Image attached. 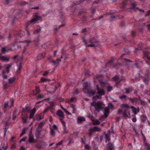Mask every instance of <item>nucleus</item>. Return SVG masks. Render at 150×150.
Here are the masks:
<instances>
[{
    "label": "nucleus",
    "instance_id": "obj_37",
    "mask_svg": "<svg viewBox=\"0 0 150 150\" xmlns=\"http://www.w3.org/2000/svg\"><path fill=\"white\" fill-rule=\"evenodd\" d=\"M35 91H36V93L35 94V95H37L40 92V90L39 86H36L35 87Z\"/></svg>",
    "mask_w": 150,
    "mask_h": 150
},
{
    "label": "nucleus",
    "instance_id": "obj_27",
    "mask_svg": "<svg viewBox=\"0 0 150 150\" xmlns=\"http://www.w3.org/2000/svg\"><path fill=\"white\" fill-rule=\"evenodd\" d=\"M133 89V88L132 87H128L127 88H125V94L129 93L130 92H132V91Z\"/></svg>",
    "mask_w": 150,
    "mask_h": 150
},
{
    "label": "nucleus",
    "instance_id": "obj_34",
    "mask_svg": "<svg viewBox=\"0 0 150 150\" xmlns=\"http://www.w3.org/2000/svg\"><path fill=\"white\" fill-rule=\"evenodd\" d=\"M40 40V38L39 36H38L37 38L35 40L34 42L35 45L36 46H38L39 45V42Z\"/></svg>",
    "mask_w": 150,
    "mask_h": 150
},
{
    "label": "nucleus",
    "instance_id": "obj_57",
    "mask_svg": "<svg viewBox=\"0 0 150 150\" xmlns=\"http://www.w3.org/2000/svg\"><path fill=\"white\" fill-rule=\"evenodd\" d=\"M28 3L26 2V1H21L20 3V4L21 5H22V6H24V5H25L26 4H27Z\"/></svg>",
    "mask_w": 150,
    "mask_h": 150
},
{
    "label": "nucleus",
    "instance_id": "obj_25",
    "mask_svg": "<svg viewBox=\"0 0 150 150\" xmlns=\"http://www.w3.org/2000/svg\"><path fill=\"white\" fill-rule=\"evenodd\" d=\"M17 65L18 68V69L16 73L17 74H18L21 73V71L22 67V64L21 62L19 63L18 64L17 63Z\"/></svg>",
    "mask_w": 150,
    "mask_h": 150
},
{
    "label": "nucleus",
    "instance_id": "obj_45",
    "mask_svg": "<svg viewBox=\"0 0 150 150\" xmlns=\"http://www.w3.org/2000/svg\"><path fill=\"white\" fill-rule=\"evenodd\" d=\"M41 31V28L40 27H39L37 28L34 31V33H39Z\"/></svg>",
    "mask_w": 150,
    "mask_h": 150
},
{
    "label": "nucleus",
    "instance_id": "obj_51",
    "mask_svg": "<svg viewBox=\"0 0 150 150\" xmlns=\"http://www.w3.org/2000/svg\"><path fill=\"white\" fill-rule=\"evenodd\" d=\"M112 87L110 86H108L107 88V91L108 92L111 91L112 90Z\"/></svg>",
    "mask_w": 150,
    "mask_h": 150
},
{
    "label": "nucleus",
    "instance_id": "obj_50",
    "mask_svg": "<svg viewBox=\"0 0 150 150\" xmlns=\"http://www.w3.org/2000/svg\"><path fill=\"white\" fill-rule=\"evenodd\" d=\"M112 79L114 81H117L119 79V78L118 76H115L112 78Z\"/></svg>",
    "mask_w": 150,
    "mask_h": 150
},
{
    "label": "nucleus",
    "instance_id": "obj_11",
    "mask_svg": "<svg viewBox=\"0 0 150 150\" xmlns=\"http://www.w3.org/2000/svg\"><path fill=\"white\" fill-rule=\"evenodd\" d=\"M103 105V104L101 102L99 101L93 105L94 106L96 110L98 111H99L100 109H103V107L102 106Z\"/></svg>",
    "mask_w": 150,
    "mask_h": 150
},
{
    "label": "nucleus",
    "instance_id": "obj_24",
    "mask_svg": "<svg viewBox=\"0 0 150 150\" xmlns=\"http://www.w3.org/2000/svg\"><path fill=\"white\" fill-rule=\"evenodd\" d=\"M136 4L135 2L132 3L131 4L132 8H128V9H127V11H130L132 9H134L135 10H136L137 9H139L138 7H136Z\"/></svg>",
    "mask_w": 150,
    "mask_h": 150
},
{
    "label": "nucleus",
    "instance_id": "obj_48",
    "mask_svg": "<svg viewBox=\"0 0 150 150\" xmlns=\"http://www.w3.org/2000/svg\"><path fill=\"white\" fill-rule=\"evenodd\" d=\"M42 119L41 116L40 115H38L36 117H35L34 120H39Z\"/></svg>",
    "mask_w": 150,
    "mask_h": 150
},
{
    "label": "nucleus",
    "instance_id": "obj_22",
    "mask_svg": "<svg viewBox=\"0 0 150 150\" xmlns=\"http://www.w3.org/2000/svg\"><path fill=\"white\" fill-rule=\"evenodd\" d=\"M42 131V129L39 128H37L35 133V136L37 138H40V135Z\"/></svg>",
    "mask_w": 150,
    "mask_h": 150
},
{
    "label": "nucleus",
    "instance_id": "obj_62",
    "mask_svg": "<svg viewBox=\"0 0 150 150\" xmlns=\"http://www.w3.org/2000/svg\"><path fill=\"white\" fill-rule=\"evenodd\" d=\"M5 72L4 71H2V74L3 75V77L4 79H5L7 78V76L6 75H5L4 73Z\"/></svg>",
    "mask_w": 150,
    "mask_h": 150
},
{
    "label": "nucleus",
    "instance_id": "obj_39",
    "mask_svg": "<svg viewBox=\"0 0 150 150\" xmlns=\"http://www.w3.org/2000/svg\"><path fill=\"white\" fill-rule=\"evenodd\" d=\"M12 66V64H7L6 67V71H7L8 73L9 72V69L11 68Z\"/></svg>",
    "mask_w": 150,
    "mask_h": 150
},
{
    "label": "nucleus",
    "instance_id": "obj_13",
    "mask_svg": "<svg viewBox=\"0 0 150 150\" xmlns=\"http://www.w3.org/2000/svg\"><path fill=\"white\" fill-rule=\"evenodd\" d=\"M62 55L60 57H58L56 61L54 60H52L50 62L54 64V65L55 66V67H57L61 61V59H62Z\"/></svg>",
    "mask_w": 150,
    "mask_h": 150
},
{
    "label": "nucleus",
    "instance_id": "obj_14",
    "mask_svg": "<svg viewBox=\"0 0 150 150\" xmlns=\"http://www.w3.org/2000/svg\"><path fill=\"white\" fill-rule=\"evenodd\" d=\"M28 142L30 143H35L36 142L34 139V137L31 132H30L29 135Z\"/></svg>",
    "mask_w": 150,
    "mask_h": 150
},
{
    "label": "nucleus",
    "instance_id": "obj_30",
    "mask_svg": "<svg viewBox=\"0 0 150 150\" xmlns=\"http://www.w3.org/2000/svg\"><path fill=\"white\" fill-rule=\"evenodd\" d=\"M0 59L3 61L8 62L9 60V58L5 56H3L1 57Z\"/></svg>",
    "mask_w": 150,
    "mask_h": 150
},
{
    "label": "nucleus",
    "instance_id": "obj_3",
    "mask_svg": "<svg viewBox=\"0 0 150 150\" xmlns=\"http://www.w3.org/2000/svg\"><path fill=\"white\" fill-rule=\"evenodd\" d=\"M42 21V17L41 16H38L37 14H35L33 15V18L30 21L26 22V28H28V26L32 23H36V22L38 21Z\"/></svg>",
    "mask_w": 150,
    "mask_h": 150
},
{
    "label": "nucleus",
    "instance_id": "obj_16",
    "mask_svg": "<svg viewBox=\"0 0 150 150\" xmlns=\"http://www.w3.org/2000/svg\"><path fill=\"white\" fill-rule=\"evenodd\" d=\"M8 51H12V48L9 47H4L1 49V52L2 54H4L5 52H7Z\"/></svg>",
    "mask_w": 150,
    "mask_h": 150
},
{
    "label": "nucleus",
    "instance_id": "obj_53",
    "mask_svg": "<svg viewBox=\"0 0 150 150\" xmlns=\"http://www.w3.org/2000/svg\"><path fill=\"white\" fill-rule=\"evenodd\" d=\"M54 104L53 102L52 101H51L50 102V108L51 109H54Z\"/></svg>",
    "mask_w": 150,
    "mask_h": 150
},
{
    "label": "nucleus",
    "instance_id": "obj_43",
    "mask_svg": "<svg viewBox=\"0 0 150 150\" xmlns=\"http://www.w3.org/2000/svg\"><path fill=\"white\" fill-rule=\"evenodd\" d=\"M144 145L146 147V150H150V144L147 142H145Z\"/></svg>",
    "mask_w": 150,
    "mask_h": 150
},
{
    "label": "nucleus",
    "instance_id": "obj_5",
    "mask_svg": "<svg viewBox=\"0 0 150 150\" xmlns=\"http://www.w3.org/2000/svg\"><path fill=\"white\" fill-rule=\"evenodd\" d=\"M84 1V0H78L76 1L75 3H74L73 5L71 7H70L68 8V10H70L71 11H75L76 10V8L75 6V5H78L83 3Z\"/></svg>",
    "mask_w": 150,
    "mask_h": 150
},
{
    "label": "nucleus",
    "instance_id": "obj_38",
    "mask_svg": "<svg viewBox=\"0 0 150 150\" xmlns=\"http://www.w3.org/2000/svg\"><path fill=\"white\" fill-rule=\"evenodd\" d=\"M94 132L92 128H91L88 131V137H91L92 135V133Z\"/></svg>",
    "mask_w": 150,
    "mask_h": 150
},
{
    "label": "nucleus",
    "instance_id": "obj_7",
    "mask_svg": "<svg viewBox=\"0 0 150 150\" xmlns=\"http://www.w3.org/2000/svg\"><path fill=\"white\" fill-rule=\"evenodd\" d=\"M13 35L15 37L17 36L21 37L25 35V33L24 31L21 30L18 31L14 30L13 31Z\"/></svg>",
    "mask_w": 150,
    "mask_h": 150
},
{
    "label": "nucleus",
    "instance_id": "obj_8",
    "mask_svg": "<svg viewBox=\"0 0 150 150\" xmlns=\"http://www.w3.org/2000/svg\"><path fill=\"white\" fill-rule=\"evenodd\" d=\"M128 99L130 102L132 103H135L138 104H139L140 103V98L139 97V98L135 97L133 98H128Z\"/></svg>",
    "mask_w": 150,
    "mask_h": 150
},
{
    "label": "nucleus",
    "instance_id": "obj_15",
    "mask_svg": "<svg viewBox=\"0 0 150 150\" xmlns=\"http://www.w3.org/2000/svg\"><path fill=\"white\" fill-rule=\"evenodd\" d=\"M86 121V119L85 117L81 116H79L77 117V123L78 124L82 123Z\"/></svg>",
    "mask_w": 150,
    "mask_h": 150
},
{
    "label": "nucleus",
    "instance_id": "obj_41",
    "mask_svg": "<svg viewBox=\"0 0 150 150\" xmlns=\"http://www.w3.org/2000/svg\"><path fill=\"white\" fill-rule=\"evenodd\" d=\"M20 43H23L26 44V45L27 46H28L30 43L31 42L30 41H27L25 40L23 41H21L20 42Z\"/></svg>",
    "mask_w": 150,
    "mask_h": 150
},
{
    "label": "nucleus",
    "instance_id": "obj_58",
    "mask_svg": "<svg viewBox=\"0 0 150 150\" xmlns=\"http://www.w3.org/2000/svg\"><path fill=\"white\" fill-rule=\"evenodd\" d=\"M26 130L25 129H24L23 130L21 134V135H20L21 137L23 135L25 134V132H26Z\"/></svg>",
    "mask_w": 150,
    "mask_h": 150
},
{
    "label": "nucleus",
    "instance_id": "obj_52",
    "mask_svg": "<svg viewBox=\"0 0 150 150\" xmlns=\"http://www.w3.org/2000/svg\"><path fill=\"white\" fill-rule=\"evenodd\" d=\"M121 81H122L123 82H125V79H121L119 81L117 82L116 83V84H115L116 86L117 87L118 85L120 83V82Z\"/></svg>",
    "mask_w": 150,
    "mask_h": 150
},
{
    "label": "nucleus",
    "instance_id": "obj_60",
    "mask_svg": "<svg viewBox=\"0 0 150 150\" xmlns=\"http://www.w3.org/2000/svg\"><path fill=\"white\" fill-rule=\"evenodd\" d=\"M115 12H116V11L115 10H111L110 11L109 13V12H107L106 13V15H108V14H112V13H114Z\"/></svg>",
    "mask_w": 150,
    "mask_h": 150
},
{
    "label": "nucleus",
    "instance_id": "obj_28",
    "mask_svg": "<svg viewBox=\"0 0 150 150\" xmlns=\"http://www.w3.org/2000/svg\"><path fill=\"white\" fill-rule=\"evenodd\" d=\"M36 112V108H34L33 110L30 112V115L29 117L30 119H31L33 118L34 115Z\"/></svg>",
    "mask_w": 150,
    "mask_h": 150
},
{
    "label": "nucleus",
    "instance_id": "obj_61",
    "mask_svg": "<svg viewBox=\"0 0 150 150\" xmlns=\"http://www.w3.org/2000/svg\"><path fill=\"white\" fill-rule=\"evenodd\" d=\"M8 148V145H7V143H6V145L5 146H3L0 149V150H6Z\"/></svg>",
    "mask_w": 150,
    "mask_h": 150
},
{
    "label": "nucleus",
    "instance_id": "obj_49",
    "mask_svg": "<svg viewBox=\"0 0 150 150\" xmlns=\"http://www.w3.org/2000/svg\"><path fill=\"white\" fill-rule=\"evenodd\" d=\"M131 108L133 109L132 112H133V113L135 114H137V112L136 108H135L134 107L132 106H131Z\"/></svg>",
    "mask_w": 150,
    "mask_h": 150
},
{
    "label": "nucleus",
    "instance_id": "obj_19",
    "mask_svg": "<svg viewBox=\"0 0 150 150\" xmlns=\"http://www.w3.org/2000/svg\"><path fill=\"white\" fill-rule=\"evenodd\" d=\"M104 116L106 118L108 115L109 112V109L108 107H105L104 110Z\"/></svg>",
    "mask_w": 150,
    "mask_h": 150
},
{
    "label": "nucleus",
    "instance_id": "obj_46",
    "mask_svg": "<svg viewBox=\"0 0 150 150\" xmlns=\"http://www.w3.org/2000/svg\"><path fill=\"white\" fill-rule=\"evenodd\" d=\"M44 124V123L42 122H40L38 125V127L37 128H39L40 129H42V128Z\"/></svg>",
    "mask_w": 150,
    "mask_h": 150
},
{
    "label": "nucleus",
    "instance_id": "obj_21",
    "mask_svg": "<svg viewBox=\"0 0 150 150\" xmlns=\"http://www.w3.org/2000/svg\"><path fill=\"white\" fill-rule=\"evenodd\" d=\"M110 135V131L109 130L108 133L105 134V141L106 143L107 142H109L110 140L109 136Z\"/></svg>",
    "mask_w": 150,
    "mask_h": 150
},
{
    "label": "nucleus",
    "instance_id": "obj_29",
    "mask_svg": "<svg viewBox=\"0 0 150 150\" xmlns=\"http://www.w3.org/2000/svg\"><path fill=\"white\" fill-rule=\"evenodd\" d=\"M99 80V83L101 86H104L107 83V81L105 80H103L102 79H100Z\"/></svg>",
    "mask_w": 150,
    "mask_h": 150
},
{
    "label": "nucleus",
    "instance_id": "obj_1",
    "mask_svg": "<svg viewBox=\"0 0 150 150\" xmlns=\"http://www.w3.org/2000/svg\"><path fill=\"white\" fill-rule=\"evenodd\" d=\"M83 91L85 93H86L87 96L91 97L96 93L98 94L99 96H102L105 94V91L103 88H100L98 85H97L96 89L97 92L96 90H92L91 89L90 86H88L87 82L83 84Z\"/></svg>",
    "mask_w": 150,
    "mask_h": 150
},
{
    "label": "nucleus",
    "instance_id": "obj_36",
    "mask_svg": "<svg viewBox=\"0 0 150 150\" xmlns=\"http://www.w3.org/2000/svg\"><path fill=\"white\" fill-rule=\"evenodd\" d=\"M16 78L15 77H12L8 79V82L9 84L12 83L16 80Z\"/></svg>",
    "mask_w": 150,
    "mask_h": 150
},
{
    "label": "nucleus",
    "instance_id": "obj_56",
    "mask_svg": "<svg viewBox=\"0 0 150 150\" xmlns=\"http://www.w3.org/2000/svg\"><path fill=\"white\" fill-rule=\"evenodd\" d=\"M63 119L62 118H61L60 119V120L61 122H62L64 127H65V122L63 120Z\"/></svg>",
    "mask_w": 150,
    "mask_h": 150
},
{
    "label": "nucleus",
    "instance_id": "obj_44",
    "mask_svg": "<svg viewBox=\"0 0 150 150\" xmlns=\"http://www.w3.org/2000/svg\"><path fill=\"white\" fill-rule=\"evenodd\" d=\"M79 89L78 88H76L73 91V93L74 95H77L79 93Z\"/></svg>",
    "mask_w": 150,
    "mask_h": 150
},
{
    "label": "nucleus",
    "instance_id": "obj_18",
    "mask_svg": "<svg viewBox=\"0 0 150 150\" xmlns=\"http://www.w3.org/2000/svg\"><path fill=\"white\" fill-rule=\"evenodd\" d=\"M57 115L59 117L64 118V117L63 112L61 110H59L56 112Z\"/></svg>",
    "mask_w": 150,
    "mask_h": 150
},
{
    "label": "nucleus",
    "instance_id": "obj_12",
    "mask_svg": "<svg viewBox=\"0 0 150 150\" xmlns=\"http://www.w3.org/2000/svg\"><path fill=\"white\" fill-rule=\"evenodd\" d=\"M57 127L55 125H53L52 127H50V134L52 137H54L55 135L54 130H57Z\"/></svg>",
    "mask_w": 150,
    "mask_h": 150
},
{
    "label": "nucleus",
    "instance_id": "obj_59",
    "mask_svg": "<svg viewBox=\"0 0 150 150\" xmlns=\"http://www.w3.org/2000/svg\"><path fill=\"white\" fill-rule=\"evenodd\" d=\"M143 81L144 82H145V83L146 84H147L148 83L149 80H148V79H147L145 77L143 78Z\"/></svg>",
    "mask_w": 150,
    "mask_h": 150
},
{
    "label": "nucleus",
    "instance_id": "obj_26",
    "mask_svg": "<svg viewBox=\"0 0 150 150\" xmlns=\"http://www.w3.org/2000/svg\"><path fill=\"white\" fill-rule=\"evenodd\" d=\"M28 118V115L26 114H23L22 119L24 123H25L27 122V120Z\"/></svg>",
    "mask_w": 150,
    "mask_h": 150
},
{
    "label": "nucleus",
    "instance_id": "obj_4",
    "mask_svg": "<svg viewBox=\"0 0 150 150\" xmlns=\"http://www.w3.org/2000/svg\"><path fill=\"white\" fill-rule=\"evenodd\" d=\"M47 146V143L42 141H38L36 144L37 148L39 149H45Z\"/></svg>",
    "mask_w": 150,
    "mask_h": 150
},
{
    "label": "nucleus",
    "instance_id": "obj_31",
    "mask_svg": "<svg viewBox=\"0 0 150 150\" xmlns=\"http://www.w3.org/2000/svg\"><path fill=\"white\" fill-rule=\"evenodd\" d=\"M107 150H113V146L112 144L109 142L107 144Z\"/></svg>",
    "mask_w": 150,
    "mask_h": 150
},
{
    "label": "nucleus",
    "instance_id": "obj_64",
    "mask_svg": "<svg viewBox=\"0 0 150 150\" xmlns=\"http://www.w3.org/2000/svg\"><path fill=\"white\" fill-rule=\"evenodd\" d=\"M40 80H41V81L42 82H44L46 81L47 79L45 78L42 77L41 78Z\"/></svg>",
    "mask_w": 150,
    "mask_h": 150
},
{
    "label": "nucleus",
    "instance_id": "obj_55",
    "mask_svg": "<svg viewBox=\"0 0 150 150\" xmlns=\"http://www.w3.org/2000/svg\"><path fill=\"white\" fill-rule=\"evenodd\" d=\"M99 98V96L97 95H96L93 97L92 99L93 101H95Z\"/></svg>",
    "mask_w": 150,
    "mask_h": 150
},
{
    "label": "nucleus",
    "instance_id": "obj_54",
    "mask_svg": "<svg viewBox=\"0 0 150 150\" xmlns=\"http://www.w3.org/2000/svg\"><path fill=\"white\" fill-rule=\"evenodd\" d=\"M25 30L26 32V34L27 35L28 37H29L30 35V33L28 30V28H26Z\"/></svg>",
    "mask_w": 150,
    "mask_h": 150
},
{
    "label": "nucleus",
    "instance_id": "obj_42",
    "mask_svg": "<svg viewBox=\"0 0 150 150\" xmlns=\"http://www.w3.org/2000/svg\"><path fill=\"white\" fill-rule=\"evenodd\" d=\"M92 129L94 132L96 131L99 132L101 131L100 129L97 127H94Z\"/></svg>",
    "mask_w": 150,
    "mask_h": 150
},
{
    "label": "nucleus",
    "instance_id": "obj_10",
    "mask_svg": "<svg viewBox=\"0 0 150 150\" xmlns=\"http://www.w3.org/2000/svg\"><path fill=\"white\" fill-rule=\"evenodd\" d=\"M64 13L62 12H60L59 13V15L61 16L60 21L62 22V24L59 25L58 28L63 27L66 24L64 22L65 19L64 17Z\"/></svg>",
    "mask_w": 150,
    "mask_h": 150
},
{
    "label": "nucleus",
    "instance_id": "obj_40",
    "mask_svg": "<svg viewBox=\"0 0 150 150\" xmlns=\"http://www.w3.org/2000/svg\"><path fill=\"white\" fill-rule=\"evenodd\" d=\"M121 107L122 108H125L127 109L130 108L129 106L126 104H122L121 105Z\"/></svg>",
    "mask_w": 150,
    "mask_h": 150
},
{
    "label": "nucleus",
    "instance_id": "obj_20",
    "mask_svg": "<svg viewBox=\"0 0 150 150\" xmlns=\"http://www.w3.org/2000/svg\"><path fill=\"white\" fill-rule=\"evenodd\" d=\"M122 114L124 117L126 118L128 117L130 115V113L129 112L128 110L126 109H125L123 110Z\"/></svg>",
    "mask_w": 150,
    "mask_h": 150
},
{
    "label": "nucleus",
    "instance_id": "obj_33",
    "mask_svg": "<svg viewBox=\"0 0 150 150\" xmlns=\"http://www.w3.org/2000/svg\"><path fill=\"white\" fill-rule=\"evenodd\" d=\"M132 62V61L130 59L125 58L123 60V62L122 64L123 65H126L128 62L130 63Z\"/></svg>",
    "mask_w": 150,
    "mask_h": 150
},
{
    "label": "nucleus",
    "instance_id": "obj_32",
    "mask_svg": "<svg viewBox=\"0 0 150 150\" xmlns=\"http://www.w3.org/2000/svg\"><path fill=\"white\" fill-rule=\"evenodd\" d=\"M76 97H72L70 99H67L66 100V102L68 103H70L71 102H73L74 101H76Z\"/></svg>",
    "mask_w": 150,
    "mask_h": 150
},
{
    "label": "nucleus",
    "instance_id": "obj_9",
    "mask_svg": "<svg viewBox=\"0 0 150 150\" xmlns=\"http://www.w3.org/2000/svg\"><path fill=\"white\" fill-rule=\"evenodd\" d=\"M144 56V59L146 60V63L149 65H150V63H149V61L150 60V57L148 55V52L146 51H143V52Z\"/></svg>",
    "mask_w": 150,
    "mask_h": 150
},
{
    "label": "nucleus",
    "instance_id": "obj_2",
    "mask_svg": "<svg viewBox=\"0 0 150 150\" xmlns=\"http://www.w3.org/2000/svg\"><path fill=\"white\" fill-rule=\"evenodd\" d=\"M82 42L87 47H95L98 45V42L94 38L89 39L88 42L86 40L84 37L82 38Z\"/></svg>",
    "mask_w": 150,
    "mask_h": 150
},
{
    "label": "nucleus",
    "instance_id": "obj_47",
    "mask_svg": "<svg viewBox=\"0 0 150 150\" xmlns=\"http://www.w3.org/2000/svg\"><path fill=\"white\" fill-rule=\"evenodd\" d=\"M4 108L6 109H8L10 108L8 105V103H6L4 104Z\"/></svg>",
    "mask_w": 150,
    "mask_h": 150
},
{
    "label": "nucleus",
    "instance_id": "obj_6",
    "mask_svg": "<svg viewBox=\"0 0 150 150\" xmlns=\"http://www.w3.org/2000/svg\"><path fill=\"white\" fill-rule=\"evenodd\" d=\"M113 61L111 60L106 64V66L107 67H108L109 64L110 65H112L115 68L117 69L122 64H121L119 63H116L115 64H113Z\"/></svg>",
    "mask_w": 150,
    "mask_h": 150
},
{
    "label": "nucleus",
    "instance_id": "obj_23",
    "mask_svg": "<svg viewBox=\"0 0 150 150\" xmlns=\"http://www.w3.org/2000/svg\"><path fill=\"white\" fill-rule=\"evenodd\" d=\"M136 4L135 2L132 3L131 4L132 8H128V9H127V11H130L132 9H134L135 10H136L137 9H139L138 7H136Z\"/></svg>",
    "mask_w": 150,
    "mask_h": 150
},
{
    "label": "nucleus",
    "instance_id": "obj_63",
    "mask_svg": "<svg viewBox=\"0 0 150 150\" xmlns=\"http://www.w3.org/2000/svg\"><path fill=\"white\" fill-rule=\"evenodd\" d=\"M96 11V9L94 8H91V13L92 14L95 13Z\"/></svg>",
    "mask_w": 150,
    "mask_h": 150
},
{
    "label": "nucleus",
    "instance_id": "obj_17",
    "mask_svg": "<svg viewBox=\"0 0 150 150\" xmlns=\"http://www.w3.org/2000/svg\"><path fill=\"white\" fill-rule=\"evenodd\" d=\"M45 56V52L40 53L38 55L37 57V59L38 60H40L44 58Z\"/></svg>",
    "mask_w": 150,
    "mask_h": 150
},
{
    "label": "nucleus",
    "instance_id": "obj_35",
    "mask_svg": "<svg viewBox=\"0 0 150 150\" xmlns=\"http://www.w3.org/2000/svg\"><path fill=\"white\" fill-rule=\"evenodd\" d=\"M30 110V109L28 107H26L25 108H23L22 109V112L26 114L27 112H28Z\"/></svg>",
    "mask_w": 150,
    "mask_h": 150
}]
</instances>
